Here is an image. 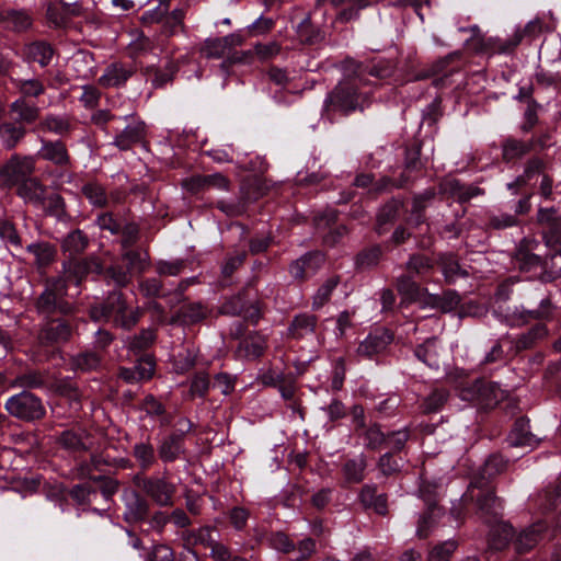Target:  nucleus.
<instances>
[{"mask_svg":"<svg viewBox=\"0 0 561 561\" xmlns=\"http://www.w3.org/2000/svg\"><path fill=\"white\" fill-rule=\"evenodd\" d=\"M244 355L250 359H257L265 353L267 348L266 339L260 334H253L245 337L241 344Z\"/></svg>","mask_w":561,"mask_h":561,"instance_id":"obj_57","label":"nucleus"},{"mask_svg":"<svg viewBox=\"0 0 561 561\" xmlns=\"http://www.w3.org/2000/svg\"><path fill=\"white\" fill-rule=\"evenodd\" d=\"M211 313V309L202 301H188L183 304L176 313L172 317V323H181L184 325H194L205 319Z\"/></svg>","mask_w":561,"mask_h":561,"instance_id":"obj_18","label":"nucleus"},{"mask_svg":"<svg viewBox=\"0 0 561 561\" xmlns=\"http://www.w3.org/2000/svg\"><path fill=\"white\" fill-rule=\"evenodd\" d=\"M438 193L456 199L460 204L484 194V190L474 184H466L455 178H444L438 183Z\"/></svg>","mask_w":561,"mask_h":561,"instance_id":"obj_12","label":"nucleus"},{"mask_svg":"<svg viewBox=\"0 0 561 561\" xmlns=\"http://www.w3.org/2000/svg\"><path fill=\"white\" fill-rule=\"evenodd\" d=\"M67 279L62 277L48 278L43 293L35 301L37 313L42 318L71 314L73 306L67 300Z\"/></svg>","mask_w":561,"mask_h":561,"instance_id":"obj_4","label":"nucleus"},{"mask_svg":"<svg viewBox=\"0 0 561 561\" xmlns=\"http://www.w3.org/2000/svg\"><path fill=\"white\" fill-rule=\"evenodd\" d=\"M16 194L26 203L43 206L46 201L47 186L38 178L31 175L16 186Z\"/></svg>","mask_w":561,"mask_h":561,"instance_id":"obj_23","label":"nucleus"},{"mask_svg":"<svg viewBox=\"0 0 561 561\" xmlns=\"http://www.w3.org/2000/svg\"><path fill=\"white\" fill-rule=\"evenodd\" d=\"M186 10L184 8H176L170 14L164 13L162 21V31L167 36H172L178 33L180 28L182 32L185 31V19Z\"/></svg>","mask_w":561,"mask_h":561,"instance_id":"obj_53","label":"nucleus"},{"mask_svg":"<svg viewBox=\"0 0 561 561\" xmlns=\"http://www.w3.org/2000/svg\"><path fill=\"white\" fill-rule=\"evenodd\" d=\"M318 318L311 313L297 314L289 328L288 335L293 339H301L314 332Z\"/></svg>","mask_w":561,"mask_h":561,"instance_id":"obj_42","label":"nucleus"},{"mask_svg":"<svg viewBox=\"0 0 561 561\" xmlns=\"http://www.w3.org/2000/svg\"><path fill=\"white\" fill-rule=\"evenodd\" d=\"M382 250L378 244L362 250L355 259V265L359 270H367L376 266L381 257Z\"/></svg>","mask_w":561,"mask_h":561,"instance_id":"obj_63","label":"nucleus"},{"mask_svg":"<svg viewBox=\"0 0 561 561\" xmlns=\"http://www.w3.org/2000/svg\"><path fill=\"white\" fill-rule=\"evenodd\" d=\"M548 335L547 327L543 323H538L531 327L527 332L512 339L511 343L515 354L523 351L533 348L539 341Z\"/></svg>","mask_w":561,"mask_h":561,"instance_id":"obj_32","label":"nucleus"},{"mask_svg":"<svg viewBox=\"0 0 561 561\" xmlns=\"http://www.w3.org/2000/svg\"><path fill=\"white\" fill-rule=\"evenodd\" d=\"M46 375L39 370H27L14 378L12 387L26 389H37L45 386Z\"/></svg>","mask_w":561,"mask_h":561,"instance_id":"obj_61","label":"nucleus"},{"mask_svg":"<svg viewBox=\"0 0 561 561\" xmlns=\"http://www.w3.org/2000/svg\"><path fill=\"white\" fill-rule=\"evenodd\" d=\"M91 435L87 431L66 430L56 438V443L70 453H83L90 450Z\"/></svg>","mask_w":561,"mask_h":561,"instance_id":"obj_25","label":"nucleus"},{"mask_svg":"<svg viewBox=\"0 0 561 561\" xmlns=\"http://www.w3.org/2000/svg\"><path fill=\"white\" fill-rule=\"evenodd\" d=\"M70 365L73 370L88 373L100 367L101 357L95 352H82L71 357Z\"/></svg>","mask_w":561,"mask_h":561,"instance_id":"obj_56","label":"nucleus"},{"mask_svg":"<svg viewBox=\"0 0 561 561\" xmlns=\"http://www.w3.org/2000/svg\"><path fill=\"white\" fill-rule=\"evenodd\" d=\"M4 409L10 416L23 422H36L46 415L43 400L27 390L10 397L4 403Z\"/></svg>","mask_w":561,"mask_h":561,"instance_id":"obj_5","label":"nucleus"},{"mask_svg":"<svg viewBox=\"0 0 561 561\" xmlns=\"http://www.w3.org/2000/svg\"><path fill=\"white\" fill-rule=\"evenodd\" d=\"M533 144L530 141H522L517 139H506L502 145V154L505 161L520 159L530 152Z\"/></svg>","mask_w":561,"mask_h":561,"instance_id":"obj_54","label":"nucleus"},{"mask_svg":"<svg viewBox=\"0 0 561 561\" xmlns=\"http://www.w3.org/2000/svg\"><path fill=\"white\" fill-rule=\"evenodd\" d=\"M538 224L542 229L546 245L552 251L551 259L561 253V217L554 207L539 208Z\"/></svg>","mask_w":561,"mask_h":561,"instance_id":"obj_8","label":"nucleus"},{"mask_svg":"<svg viewBox=\"0 0 561 561\" xmlns=\"http://www.w3.org/2000/svg\"><path fill=\"white\" fill-rule=\"evenodd\" d=\"M64 270L67 279L73 280L79 286L82 280L92 273L100 274L102 272V265L96 257H85L82 260L69 259L64 262Z\"/></svg>","mask_w":561,"mask_h":561,"instance_id":"obj_15","label":"nucleus"},{"mask_svg":"<svg viewBox=\"0 0 561 561\" xmlns=\"http://www.w3.org/2000/svg\"><path fill=\"white\" fill-rule=\"evenodd\" d=\"M341 69L344 73L343 79H350L364 87L367 84L366 70L367 65L357 61L353 58H345L341 62Z\"/></svg>","mask_w":561,"mask_h":561,"instance_id":"obj_51","label":"nucleus"},{"mask_svg":"<svg viewBox=\"0 0 561 561\" xmlns=\"http://www.w3.org/2000/svg\"><path fill=\"white\" fill-rule=\"evenodd\" d=\"M178 71L179 66L173 60H169L163 69H160L154 65L144 68L145 75L151 80V84L154 89H162L168 83L172 82Z\"/></svg>","mask_w":561,"mask_h":561,"instance_id":"obj_31","label":"nucleus"},{"mask_svg":"<svg viewBox=\"0 0 561 561\" xmlns=\"http://www.w3.org/2000/svg\"><path fill=\"white\" fill-rule=\"evenodd\" d=\"M26 133V127L13 121L0 124V141L7 150L14 149L24 139Z\"/></svg>","mask_w":561,"mask_h":561,"instance_id":"obj_34","label":"nucleus"},{"mask_svg":"<svg viewBox=\"0 0 561 561\" xmlns=\"http://www.w3.org/2000/svg\"><path fill=\"white\" fill-rule=\"evenodd\" d=\"M191 428L192 424L187 421L186 430L175 431L161 440L158 455L163 462H173L184 453V437Z\"/></svg>","mask_w":561,"mask_h":561,"instance_id":"obj_16","label":"nucleus"},{"mask_svg":"<svg viewBox=\"0 0 561 561\" xmlns=\"http://www.w3.org/2000/svg\"><path fill=\"white\" fill-rule=\"evenodd\" d=\"M422 142L413 139L405 146L404 150V169L405 171H421L424 162L421 159Z\"/></svg>","mask_w":561,"mask_h":561,"instance_id":"obj_59","label":"nucleus"},{"mask_svg":"<svg viewBox=\"0 0 561 561\" xmlns=\"http://www.w3.org/2000/svg\"><path fill=\"white\" fill-rule=\"evenodd\" d=\"M460 295L454 289H447L440 295H428L426 304L433 308L447 313L455 310L460 305Z\"/></svg>","mask_w":561,"mask_h":561,"instance_id":"obj_45","label":"nucleus"},{"mask_svg":"<svg viewBox=\"0 0 561 561\" xmlns=\"http://www.w3.org/2000/svg\"><path fill=\"white\" fill-rule=\"evenodd\" d=\"M537 242L533 239L524 238L515 251V261L518 268L523 272H529L542 264L540 255L534 253Z\"/></svg>","mask_w":561,"mask_h":561,"instance_id":"obj_24","label":"nucleus"},{"mask_svg":"<svg viewBox=\"0 0 561 561\" xmlns=\"http://www.w3.org/2000/svg\"><path fill=\"white\" fill-rule=\"evenodd\" d=\"M445 511L442 506H428L420 514L416 524V536L421 539L427 538L433 529L438 525Z\"/></svg>","mask_w":561,"mask_h":561,"instance_id":"obj_33","label":"nucleus"},{"mask_svg":"<svg viewBox=\"0 0 561 561\" xmlns=\"http://www.w3.org/2000/svg\"><path fill=\"white\" fill-rule=\"evenodd\" d=\"M438 263L442 267V272L445 276V279L448 284H451L458 277H468L469 273L467 270L462 268L460 265L457 255L453 253H443L439 255Z\"/></svg>","mask_w":561,"mask_h":561,"instance_id":"obj_43","label":"nucleus"},{"mask_svg":"<svg viewBox=\"0 0 561 561\" xmlns=\"http://www.w3.org/2000/svg\"><path fill=\"white\" fill-rule=\"evenodd\" d=\"M9 112L13 117V122L24 127L34 124L41 115L39 107L24 100V98H18L12 102L9 106Z\"/></svg>","mask_w":561,"mask_h":561,"instance_id":"obj_27","label":"nucleus"},{"mask_svg":"<svg viewBox=\"0 0 561 561\" xmlns=\"http://www.w3.org/2000/svg\"><path fill=\"white\" fill-rule=\"evenodd\" d=\"M415 357L430 367L438 365L437 339L430 337L414 350Z\"/></svg>","mask_w":561,"mask_h":561,"instance_id":"obj_55","label":"nucleus"},{"mask_svg":"<svg viewBox=\"0 0 561 561\" xmlns=\"http://www.w3.org/2000/svg\"><path fill=\"white\" fill-rule=\"evenodd\" d=\"M377 467L385 477L397 476L402 469V459L392 451H387L378 459Z\"/></svg>","mask_w":561,"mask_h":561,"instance_id":"obj_64","label":"nucleus"},{"mask_svg":"<svg viewBox=\"0 0 561 561\" xmlns=\"http://www.w3.org/2000/svg\"><path fill=\"white\" fill-rule=\"evenodd\" d=\"M89 313L94 321L112 322L115 327L129 331L139 322L144 309H130L124 294L114 290L102 302L91 306Z\"/></svg>","mask_w":561,"mask_h":561,"instance_id":"obj_3","label":"nucleus"},{"mask_svg":"<svg viewBox=\"0 0 561 561\" xmlns=\"http://www.w3.org/2000/svg\"><path fill=\"white\" fill-rule=\"evenodd\" d=\"M449 392L445 388H435L426 396L420 405L424 414H432L438 412L447 402Z\"/></svg>","mask_w":561,"mask_h":561,"instance_id":"obj_52","label":"nucleus"},{"mask_svg":"<svg viewBox=\"0 0 561 561\" xmlns=\"http://www.w3.org/2000/svg\"><path fill=\"white\" fill-rule=\"evenodd\" d=\"M156 330L142 329L138 334H135L128 340L127 347L135 355L147 351L156 341Z\"/></svg>","mask_w":561,"mask_h":561,"instance_id":"obj_58","label":"nucleus"},{"mask_svg":"<svg viewBox=\"0 0 561 561\" xmlns=\"http://www.w3.org/2000/svg\"><path fill=\"white\" fill-rule=\"evenodd\" d=\"M373 103V94L362 90V85L350 79H342L327 94L323 112L328 115L340 113L350 115L354 112H364Z\"/></svg>","mask_w":561,"mask_h":561,"instance_id":"obj_2","label":"nucleus"},{"mask_svg":"<svg viewBox=\"0 0 561 561\" xmlns=\"http://www.w3.org/2000/svg\"><path fill=\"white\" fill-rule=\"evenodd\" d=\"M53 46L45 41H36L23 47L22 56L26 62H37L42 68L47 67L54 56Z\"/></svg>","mask_w":561,"mask_h":561,"instance_id":"obj_26","label":"nucleus"},{"mask_svg":"<svg viewBox=\"0 0 561 561\" xmlns=\"http://www.w3.org/2000/svg\"><path fill=\"white\" fill-rule=\"evenodd\" d=\"M404 202L398 197H391L382 204L376 215L375 231L380 236L383 234L388 225H392L399 218Z\"/></svg>","mask_w":561,"mask_h":561,"instance_id":"obj_22","label":"nucleus"},{"mask_svg":"<svg viewBox=\"0 0 561 561\" xmlns=\"http://www.w3.org/2000/svg\"><path fill=\"white\" fill-rule=\"evenodd\" d=\"M367 459L364 454L347 459L342 466V473L347 483H360L365 478Z\"/></svg>","mask_w":561,"mask_h":561,"instance_id":"obj_41","label":"nucleus"},{"mask_svg":"<svg viewBox=\"0 0 561 561\" xmlns=\"http://www.w3.org/2000/svg\"><path fill=\"white\" fill-rule=\"evenodd\" d=\"M38 129L42 131H49L59 136H65L71 131L72 126L70 119L67 116L48 114L39 122Z\"/></svg>","mask_w":561,"mask_h":561,"instance_id":"obj_49","label":"nucleus"},{"mask_svg":"<svg viewBox=\"0 0 561 561\" xmlns=\"http://www.w3.org/2000/svg\"><path fill=\"white\" fill-rule=\"evenodd\" d=\"M298 41L304 45H318L325 38L324 30L313 23L311 15L307 14L296 27Z\"/></svg>","mask_w":561,"mask_h":561,"instance_id":"obj_29","label":"nucleus"},{"mask_svg":"<svg viewBox=\"0 0 561 561\" xmlns=\"http://www.w3.org/2000/svg\"><path fill=\"white\" fill-rule=\"evenodd\" d=\"M392 340L393 335L389 330L383 328L376 329L358 345L357 354L366 358H371L382 353Z\"/></svg>","mask_w":561,"mask_h":561,"instance_id":"obj_17","label":"nucleus"},{"mask_svg":"<svg viewBox=\"0 0 561 561\" xmlns=\"http://www.w3.org/2000/svg\"><path fill=\"white\" fill-rule=\"evenodd\" d=\"M131 455L142 471L149 470L157 462L156 449L150 437L136 443L133 446Z\"/></svg>","mask_w":561,"mask_h":561,"instance_id":"obj_39","label":"nucleus"},{"mask_svg":"<svg viewBox=\"0 0 561 561\" xmlns=\"http://www.w3.org/2000/svg\"><path fill=\"white\" fill-rule=\"evenodd\" d=\"M513 536L514 529L510 524L505 522L496 523L489 533V547L493 550H503L512 541Z\"/></svg>","mask_w":561,"mask_h":561,"instance_id":"obj_40","label":"nucleus"},{"mask_svg":"<svg viewBox=\"0 0 561 561\" xmlns=\"http://www.w3.org/2000/svg\"><path fill=\"white\" fill-rule=\"evenodd\" d=\"M88 245V236L82 230L75 229L64 238L61 250L68 259H76L87 250Z\"/></svg>","mask_w":561,"mask_h":561,"instance_id":"obj_35","label":"nucleus"},{"mask_svg":"<svg viewBox=\"0 0 561 561\" xmlns=\"http://www.w3.org/2000/svg\"><path fill=\"white\" fill-rule=\"evenodd\" d=\"M145 134V124L142 122L128 125L115 137L114 145L119 150H129L134 145L144 140Z\"/></svg>","mask_w":561,"mask_h":561,"instance_id":"obj_37","label":"nucleus"},{"mask_svg":"<svg viewBox=\"0 0 561 561\" xmlns=\"http://www.w3.org/2000/svg\"><path fill=\"white\" fill-rule=\"evenodd\" d=\"M542 32V22L539 19L529 21L524 28H518L503 44L499 45L497 50L503 54L513 53L516 47L524 41H533Z\"/></svg>","mask_w":561,"mask_h":561,"instance_id":"obj_21","label":"nucleus"},{"mask_svg":"<svg viewBox=\"0 0 561 561\" xmlns=\"http://www.w3.org/2000/svg\"><path fill=\"white\" fill-rule=\"evenodd\" d=\"M75 18L90 20L88 10L81 3L51 2L46 9V19L49 25L56 28L67 27Z\"/></svg>","mask_w":561,"mask_h":561,"instance_id":"obj_11","label":"nucleus"},{"mask_svg":"<svg viewBox=\"0 0 561 561\" xmlns=\"http://www.w3.org/2000/svg\"><path fill=\"white\" fill-rule=\"evenodd\" d=\"M37 154L41 159L49 161L60 169L71 167L70 154L61 140H42V147Z\"/></svg>","mask_w":561,"mask_h":561,"instance_id":"obj_19","label":"nucleus"},{"mask_svg":"<svg viewBox=\"0 0 561 561\" xmlns=\"http://www.w3.org/2000/svg\"><path fill=\"white\" fill-rule=\"evenodd\" d=\"M149 512L148 501L134 492L126 502L125 519L127 522H139L147 517Z\"/></svg>","mask_w":561,"mask_h":561,"instance_id":"obj_47","label":"nucleus"},{"mask_svg":"<svg viewBox=\"0 0 561 561\" xmlns=\"http://www.w3.org/2000/svg\"><path fill=\"white\" fill-rule=\"evenodd\" d=\"M35 171L34 159L28 156L13 154L0 167V181L7 187L18 186Z\"/></svg>","mask_w":561,"mask_h":561,"instance_id":"obj_9","label":"nucleus"},{"mask_svg":"<svg viewBox=\"0 0 561 561\" xmlns=\"http://www.w3.org/2000/svg\"><path fill=\"white\" fill-rule=\"evenodd\" d=\"M460 397L462 400L478 401L479 404L491 408L497 404L503 393L496 383L477 379L460 389Z\"/></svg>","mask_w":561,"mask_h":561,"instance_id":"obj_10","label":"nucleus"},{"mask_svg":"<svg viewBox=\"0 0 561 561\" xmlns=\"http://www.w3.org/2000/svg\"><path fill=\"white\" fill-rule=\"evenodd\" d=\"M67 316L43 318L38 332V341L44 346H53L68 342L73 332L71 322Z\"/></svg>","mask_w":561,"mask_h":561,"instance_id":"obj_7","label":"nucleus"},{"mask_svg":"<svg viewBox=\"0 0 561 561\" xmlns=\"http://www.w3.org/2000/svg\"><path fill=\"white\" fill-rule=\"evenodd\" d=\"M136 73V66L123 61H114L107 65L103 75L98 79L99 85L104 89L123 88Z\"/></svg>","mask_w":561,"mask_h":561,"instance_id":"obj_13","label":"nucleus"},{"mask_svg":"<svg viewBox=\"0 0 561 561\" xmlns=\"http://www.w3.org/2000/svg\"><path fill=\"white\" fill-rule=\"evenodd\" d=\"M2 20L14 32H24L33 24L32 16L24 10H8L2 13Z\"/></svg>","mask_w":561,"mask_h":561,"instance_id":"obj_50","label":"nucleus"},{"mask_svg":"<svg viewBox=\"0 0 561 561\" xmlns=\"http://www.w3.org/2000/svg\"><path fill=\"white\" fill-rule=\"evenodd\" d=\"M529 428V420L526 417L517 419L508 435L510 445L534 447L537 444V438Z\"/></svg>","mask_w":561,"mask_h":561,"instance_id":"obj_36","label":"nucleus"},{"mask_svg":"<svg viewBox=\"0 0 561 561\" xmlns=\"http://www.w3.org/2000/svg\"><path fill=\"white\" fill-rule=\"evenodd\" d=\"M551 317L549 299H542L537 309L516 308L512 316V324L524 325L533 320L548 319Z\"/></svg>","mask_w":561,"mask_h":561,"instance_id":"obj_30","label":"nucleus"},{"mask_svg":"<svg viewBox=\"0 0 561 561\" xmlns=\"http://www.w3.org/2000/svg\"><path fill=\"white\" fill-rule=\"evenodd\" d=\"M358 502L366 511H373L380 516L388 514V495L379 493L375 484H365L360 488Z\"/></svg>","mask_w":561,"mask_h":561,"instance_id":"obj_20","label":"nucleus"},{"mask_svg":"<svg viewBox=\"0 0 561 561\" xmlns=\"http://www.w3.org/2000/svg\"><path fill=\"white\" fill-rule=\"evenodd\" d=\"M324 262L325 256L321 251H310L290 264L289 273L295 279L304 282L313 276Z\"/></svg>","mask_w":561,"mask_h":561,"instance_id":"obj_14","label":"nucleus"},{"mask_svg":"<svg viewBox=\"0 0 561 561\" xmlns=\"http://www.w3.org/2000/svg\"><path fill=\"white\" fill-rule=\"evenodd\" d=\"M10 82L15 88L20 98L24 100L42 96L46 89L44 82L39 78L24 79L20 77H10Z\"/></svg>","mask_w":561,"mask_h":561,"instance_id":"obj_38","label":"nucleus"},{"mask_svg":"<svg viewBox=\"0 0 561 561\" xmlns=\"http://www.w3.org/2000/svg\"><path fill=\"white\" fill-rule=\"evenodd\" d=\"M506 467L507 460L501 455H490L470 482L466 497L474 501L477 513L485 520L496 518L502 508L501 500L495 495V490L490 485V481L504 472Z\"/></svg>","mask_w":561,"mask_h":561,"instance_id":"obj_1","label":"nucleus"},{"mask_svg":"<svg viewBox=\"0 0 561 561\" xmlns=\"http://www.w3.org/2000/svg\"><path fill=\"white\" fill-rule=\"evenodd\" d=\"M148 416L161 417L160 423L162 426L170 423V417L167 415L165 407L153 394H147L140 405Z\"/></svg>","mask_w":561,"mask_h":561,"instance_id":"obj_62","label":"nucleus"},{"mask_svg":"<svg viewBox=\"0 0 561 561\" xmlns=\"http://www.w3.org/2000/svg\"><path fill=\"white\" fill-rule=\"evenodd\" d=\"M356 434L363 438L364 447L368 450L376 451L385 447L387 437L377 423L366 425L364 428H360L359 432H356Z\"/></svg>","mask_w":561,"mask_h":561,"instance_id":"obj_48","label":"nucleus"},{"mask_svg":"<svg viewBox=\"0 0 561 561\" xmlns=\"http://www.w3.org/2000/svg\"><path fill=\"white\" fill-rule=\"evenodd\" d=\"M459 56V53L449 54L448 56L437 60L435 64L431 66V68L425 70L423 73L419 75V78L423 79L439 76L434 80V84L436 87L444 85L446 79L454 72V69H447V66L455 57Z\"/></svg>","mask_w":561,"mask_h":561,"instance_id":"obj_44","label":"nucleus"},{"mask_svg":"<svg viewBox=\"0 0 561 561\" xmlns=\"http://www.w3.org/2000/svg\"><path fill=\"white\" fill-rule=\"evenodd\" d=\"M471 31L473 32V35L471 36L470 39L467 41V45H468L469 49H471L472 51H474L477 54H482V53H499V54H501L497 50V48H499V45L504 43V41H502L500 38H492V37L485 38L484 36H482L480 34L478 26H472Z\"/></svg>","mask_w":561,"mask_h":561,"instance_id":"obj_46","label":"nucleus"},{"mask_svg":"<svg viewBox=\"0 0 561 561\" xmlns=\"http://www.w3.org/2000/svg\"><path fill=\"white\" fill-rule=\"evenodd\" d=\"M26 249L34 254L38 268L47 267L55 259V249L47 242L32 243Z\"/></svg>","mask_w":561,"mask_h":561,"instance_id":"obj_60","label":"nucleus"},{"mask_svg":"<svg viewBox=\"0 0 561 561\" xmlns=\"http://www.w3.org/2000/svg\"><path fill=\"white\" fill-rule=\"evenodd\" d=\"M545 530L546 525L541 522L523 529L513 541L516 552L526 553L536 547L542 539Z\"/></svg>","mask_w":561,"mask_h":561,"instance_id":"obj_28","label":"nucleus"},{"mask_svg":"<svg viewBox=\"0 0 561 561\" xmlns=\"http://www.w3.org/2000/svg\"><path fill=\"white\" fill-rule=\"evenodd\" d=\"M134 482L157 505L161 507L173 505V497L176 493V486L165 477H144L137 474L134 479Z\"/></svg>","mask_w":561,"mask_h":561,"instance_id":"obj_6","label":"nucleus"}]
</instances>
